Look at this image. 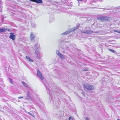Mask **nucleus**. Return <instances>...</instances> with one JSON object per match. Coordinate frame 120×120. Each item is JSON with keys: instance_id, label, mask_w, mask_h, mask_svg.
<instances>
[{"instance_id": "obj_1", "label": "nucleus", "mask_w": 120, "mask_h": 120, "mask_svg": "<svg viewBox=\"0 0 120 120\" xmlns=\"http://www.w3.org/2000/svg\"><path fill=\"white\" fill-rule=\"evenodd\" d=\"M97 19L102 22H109L110 20V18L106 16H103L97 17Z\"/></svg>"}, {"instance_id": "obj_2", "label": "nucleus", "mask_w": 120, "mask_h": 120, "mask_svg": "<svg viewBox=\"0 0 120 120\" xmlns=\"http://www.w3.org/2000/svg\"><path fill=\"white\" fill-rule=\"evenodd\" d=\"M39 46L38 44L37 43L34 45V47L35 48L34 49H36L35 51L36 56L38 58H40V52L39 49H38Z\"/></svg>"}, {"instance_id": "obj_3", "label": "nucleus", "mask_w": 120, "mask_h": 120, "mask_svg": "<svg viewBox=\"0 0 120 120\" xmlns=\"http://www.w3.org/2000/svg\"><path fill=\"white\" fill-rule=\"evenodd\" d=\"M83 88L85 90H91L94 89V87L92 85L87 84H84L83 85Z\"/></svg>"}, {"instance_id": "obj_4", "label": "nucleus", "mask_w": 120, "mask_h": 120, "mask_svg": "<svg viewBox=\"0 0 120 120\" xmlns=\"http://www.w3.org/2000/svg\"><path fill=\"white\" fill-rule=\"evenodd\" d=\"M75 29L76 28H75L72 29H69L67 31L62 34L61 35H65L67 34L70 33L73 31H74L75 30Z\"/></svg>"}, {"instance_id": "obj_5", "label": "nucleus", "mask_w": 120, "mask_h": 120, "mask_svg": "<svg viewBox=\"0 0 120 120\" xmlns=\"http://www.w3.org/2000/svg\"><path fill=\"white\" fill-rule=\"evenodd\" d=\"M30 90H28V91L27 93L26 94V97L25 98V99H27L28 100H30L31 99V97L30 96V90L31 91H32V90L30 89Z\"/></svg>"}, {"instance_id": "obj_6", "label": "nucleus", "mask_w": 120, "mask_h": 120, "mask_svg": "<svg viewBox=\"0 0 120 120\" xmlns=\"http://www.w3.org/2000/svg\"><path fill=\"white\" fill-rule=\"evenodd\" d=\"M37 74L38 75L39 77L42 80L44 79V77H43L41 73L39 70H37Z\"/></svg>"}, {"instance_id": "obj_7", "label": "nucleus", "mask_w": 120, "mask_h": 120, "mask_svg": "<svg viewBox=\"0 0 120 120\" xmlns=\"http://www.w3.org/2000/svg\"><path fill=\"white\" fill-rule=\"evenodd\" d=\"M10 34L9 36V38L13 40H14L15 39L16 36L14 35V34L12 33H10Z\"/></svg>"}, {"instance_id": "obj_8", "label": "nucleus", "mask_w": 120, "mask_h": 120, "mask_svg": "<svg viewBox=\"0 0 120 120\" xmlns=\"http://www.w3.org/2000/svg\"><path fill=\"white\" fill-rule=\"evenodd\" d=\"M35 38L34 34L32 32H31L30 34V39L31 41L33 40Z\"/></svg>"}, {"instance_id": "obj_9", "label": "nucleus", "mask_w": 120, "mask_h": 120, "mask_svg": "<svg viewBox=\"0 0 120 120\" xmlns=\"http://www.w3.org/2000/svg\"><path fill=\"white\" fill-rule=\"evenodd\" d=\"M94 31H92L90 30H86L84 31L83 33H84L87 34H90L92 33H93Z\"/></svg>"}, {"instance_id": "obj_10", "label": "nucleus", "mask_w": 120, "mask_h": 120, "mask_svg": "<svg viewBox=\"0 0 120 120\" xmlns=\"http://www.w3.org/2000/svg\"><path fill=\"white\" fill-rule=\"evenodd\" d=\"M1 61L2 63H3L4 62H6V60L5 58V57L4 56H2L1 58Z\"/></svg>"}, {"instance_id": "obj_11", "label": "nucleus", "mask_w": 120, "mask_h": 120, "mask_svg": "<svg viewBox=\"0 0 120 120\" xmlns=\"http://www.w3.org/2000/svg\"><path fill=\"white\" fill-rule=\"evenodd\" d=\"M44 83L45 86L46 87V89L47 90L49 91V90L48 88V87L49 86V85L46 82H44Z\"/></svg>"}, {"instance_id": "obj_12", "label": "nucleus", "mask_w": 120, "mask_h": 120, "mask_svg": "<svg viewBox=\"0 0 120 120\" xmlns=\"http://www.w3.org/2000/svg\"><path fill=\"white\" fill-rule=\"evenodd\" d=\"M55 107L56 106V108H58L60 106V104L59 102H56L55 103Z\"/></svg>"}, {"instance_id": "obj_13", "label": "nucleus", "mask_w": 120, "mask_h": 120, "mask_svg": "<svg viewBox=\"0 0 120 120\" xmlns=\"http://www.w3.org/2000/svg\"><path fill=\"white\" fill-rule=\"evenodd\" d=\"M26 58L27 60L29 61L32 62L33 60L31 59L29 56H26Z\"/></svg>"}, {"instance_id": "obj_14", "label": "nucleus", "mask_w": 120, "mask_h": 120, "mask_svg": "<svg viewBox=\"0 0 120 120\" xmlns=\"http://www.w3.org/2000/svg\"><path fill=\"white\" fill-rule=\"evenodd\" d=\"M35 2L37 4H42L43 1L42 0H36Z\"/></svg>"}, {"instance_id": "obj_15", "label": "nucleus", "mask_w": 120, "mask_h": 120, "mask_svg": "<svg viewBox=\"0 0 120 120\" xmlns=\"http://www.w3.org/2000/svg\"><path fill=\"white\" fill-rule=\"evenodd\" d=\"M7 30V29L0 28V33L4 32Z\"/></svg>"}, {"instance_id": "obj_16", "label": "nucleus", "mask_w": 120, "mask_h": 120, "mask_svg": "<svg viewBox=\"0 0 120 120\" xmlns=\"http://www.w3.org/2000/svg\"><path fill=\"white\" fill-rule=\"evenodd\" d=\"M22 83L23 85L25 87H26L27 88H28V86L27 84L24 82L22 81Z\"/></svg>"}, {"instance_id": "obj_17", "label": "nucleus", "mask_w": 120, "mask_h": 120, "mask_svg": "<svg viewBox=\"0 0 120 120\" xmlns=\"http://www.w3.org/2000/svg\"><path fill=\"white\" fill-rule=\"evenodd\" d=\"M2 64L3 65V67L4 68H6V67L7 64L6 62H4L3 63H2Z\"/></svg>"}, {"instance_id": "obj_18", "label": "nucleus", "mask_w": 120, "mask_h": 120, "mask_svg": "<svg viewBox=\"0 0 120 120\" xmlns=\"http://www.w3.org/2000/svg\"><path fill=\"white\" fill-rule=\"evenodd\" d=\"M64 42V41L63 40H59V44H60Z\"/></svg>"}, {"instance_id": "obj_19", "label": "nucleus", "mask_w": 120, "mask_h": 120, "mask_svg": "<svg viewBox=\"0 0 120 120\" xmlns=\"http://www.w3.org/2000/svg\"><path fill=\"white\" fill-rule=\"evenodd\" d=\"M108 49L111 52H113V53H114V52H115V51L114 50H113V49Z\"/></svg>"}, {"instance_id": "obj_20", "label": "nucleus", "mask_w": 120, "mask_h": 120, "mask_svg": "<svg viewBox=\"0 0 120 120\" xmlns=\"http://www.w3.org/2000/svg\"><path fill=\"white\" fill-rule=\"evenodd\" d=\"M28 113L29 115H31V116H33V117H35L33 113V114H32L29 112H28Z\"/></svg>"}, {"instance_id": "obj_21", "label": "nucleus", "mask_w": 120, "mask_h": 120, "mask_svg": "<svg viewBox=\"0 0 120 120\" xmlns=\"http://www.w3.org/2000/svg\"><path fill=\"white\" fill-rule=\"evenodd\" d=\"M54 20V18H49V21H50L49 22H52V21H53Z\"/></svg>"}, {"instance_id": "obj_22", "label": "nucleus", "mask_w": 120, "mask_h": 120, "mask_svg": "<svg viewBox=\"0 0 120 120\" xmlns=\"http://www.w3.org/2000/svg\"><path fill=\"white\" fill-rule=\"evenodd\" d=\"M31 25L33 27H35L36 25L33 22L31 23Z\"/></svg>"}, {"instance_id": "obj_23", "label": "nucleus", "mask_w": 120, "mask_h": 120, "mask_svg": "<svg viewBox=\"0 0 120 120\" xmlns=\"http://www.w3.org/2000/svg\"><path fill=\"white\" fill-rule=\"evenodd\" d=\"M80 25L79 24H77V27H74L75 28H76L75 30L76 29V28H79V27L80 26ZM74 28V27L73 28Z\"/></svg>"}, {"instance_id": "obj_24", "label": "nucleus", "mask_w": 120, "mask_h": 120, "mask_svg": "<svg viewBox=\"0 0 120 120\" xmlns=\"http://www.w3.org/2000/svg\"><path fill=\"white\" fill-rule=\"evenodd\" d=\"M60 57L62 59H64V57L62 54Z\"/></svg>"}, {"instance_id": "obj_25", "label": "nucleus", "mask_w": 120, "mask_h": 120, "mask_svg": "<svg viewBox=\"0 0 120 120\" xmlns=\"http://www.w3.org/2000/svg\"><path fill=\"white\" fill-rule=\"evenodd\" d=\"M114 31L116 32H117V33H120V30H115Z\"/></svg>"}, {"instance_id": "obj_26", "label": "nucleus", "mask_w": 120, "mask_h": 120, "mask_svg": "<svg viewBox=\"0 0 120 120\" xmlns=\"http://www.w3.org/2000/svg\"><path fill=\"white\" fill-rule=\"evenodd\" d=\"M69 119V120H73V118L72 117H70Z\"/></svg>"}, {"instance_id": "obj_27", "label": "nucleus", "mask_w": 120, "mask_h": 120, "mask_svg": "<svg viewBox=\"0 0 120 120\" xmlns=\"http://www.w3.org/2000/svg\"><path fill=\"white\" fill-rule=\"evenodd\" d=\"M9 81H10V82L11 83H13V81H12V80L11 79H10V78H9Z\"/></svg>"}, {"instance_id": "obj_28", "label": "nucleus", "mask_w": 120, "mask_h": 120, "mask_svg": "<svg viewBox=\"0 0 120 120\" xmlns=\"http://www.w3.org/2000/svg\"><path fill=\"white\" fill-rule=\"evenodd\" d=\"M56 54L58 55V54H59L60 52L56 50Z\"/></svg>"}, {"instance_id": "obj_29", "label": "nucleus", "mask_w": 120, "mask_h": 120, "mask_svg": "<svg viewBox=\"0 0 120 120\" xmlns=\"http://www.w3.org/2000/svg\"><path fill=\"white\" fill-rule=\"evenodd\" d=\"M62 55V54H61L60 53L58 54V55L60 57Z\"/></svg>"}, {"instance_id": "obj_30", "label": "nucleus", "mask_w": 120, "mask_h": 120, "mask_svg": "<svg viewBox=\"0 0 120 120\" xmlns=\"http://www.w3.org/2000/svg\"><path fill=\"white\" fill-rule=\"evenodd\" d=\"M36 0H30V1H32V2H35Z\"/></svg>"}, {"instance_id": "obj_31", "label": "nucleus", "mask_w": 120, "mask_h": 120, "mask_svg": "<svg viewBox=\"0 0 120 120\" xmlns=\"http://www.w3.org/2000/svg\"><path fill=\"white\" fill-rule=\"evenodd\" d=\"M99 33V32L98 31H97L96 32H94L93 33Z\"/></svg>"}, {"instance_id": "obj_32", "label": "nucleus", "mask_w": 120, "mask_h": 120, "mask_svg": "<svg viewBox=\"0 0 120 120\" xmlns=\"http://www.w3.org/2000/svg\"><path fill=\"white\" fill-rule=\"evenodd\" d=\"M23 98L22 97H18L20 99L21 98Z\"/></svg>"}, {"instance_id": "obj_33", "label": "nucleus", "mask_w": 120, "mask_h": 120, "mask_svg": "<svg viewBox=\"0 0 120 120\" xmlns=\"http://www.w3.org/2000/svg\"><path fill=\"white\" fill-rule=\"evenodd\" d=\"M114 53H115V54L116 55L118 54V53L116 51H115V52H114Z\"/></svg>"}, {"instance_id": "obj_34", "label": "nucleus", "mask_w": 120, "mask_h": 120, "mask_svg": "<svg viewBox=\"0 0 120 120\" xmlns=\"http://www.w3.org/2000/svg\"><path fill=\"white\" fill-rule=\"evenodd\" d=\"M86 120H89L88 118L87 117L86 118Z\"/></svg>"}, {"instance_id": "obj_35", "label": "nucleus", "mask_w": 120, "mask_h": 120, "mask_svg": "<svg viewBox=\"0 0 120 120\" xmlns=\"http://www.w3.org/2000/svg\"><path fill=\"white\" fill-rule=\"evenodd\" d=\"M83 71H87V70H85L84 69H83Z\"/></svg>"}, {"instance_id": "obj_36", "label": "nucleus", "mask_w": 120, "mask_h": 120, "mask_svg": "<svg viewBox=\"0 0 120 120\" xmlns=\"http://www.w3.org/2000/svg\"><path fill=\"white\" fill-rule=\"evenodd\" d=\"M84 94V93L83 92H82L81 93V94H82L83 95Z\"/></svg>"}, {"instance_id": "obj_37", "label": "nucleus", "mask_w": 120, "mask_h": 120, "mask_svg": "<svg viewBox=\"0 0 120 120\" xmlns=\"http://www.w3.org/2000/svg\"><path fill=\"white\" fill-rule=\"evenodd\" d=\"M79 2V1H82L83 0H77Z\"/></svg>"}, {"instance_id": "obj_38", "label": "nucleus", "mask_w": 120, "mask_h": 120, "mask_svg": "<svg viewBox=\"0 0 120 120\" xmlns=\"http://www.w3.org/2000/svg\"><path fill=\"white\" fill-rule=\"evenodd\" d=\"M1 49V50H3L4 49L3 48H2L1 49Z\"/></svg>"}, {"instance_id": "obj_39", "label": "nucleus", "mask_w": 120, "mask_h": 120, "mask_svg": "<svg viewBox=\"0 0 120 120\" xmlns=\"http://www.w3.org/2000/svg\"><path fill=\"white\" fill-rule=\"evenodd\" d=\"M83 95L84 97H85V93Z\"/></svg>"}, {"instance_id": "obj_40", "label": "nucleus", "mask_w": 120, "mask_h": 120, "mask_svg": "<svg viewBox=\"0 0 120 120\" xmlns=\"http://www.w3.org/2000/svg\"><path fill=\"white\" fill-rule=\"evenodd\" d=\"M49 94L50 95V92H49Z\"/></svg>"}, {"instance_id": "obj_41", "label": "nucleus", "mask_w": 120, "mask_h": 120, "mask_svg": "<svg viewBox=\"0 0 120 120\" xmlns=\"http://www.w3.org/2000/svg\"><path fill=\"white\" fill-rule=\"evenodd\" d=\"M117 120H120V119H118Z\"/></svg>"}, {"instance_id": "obj_42", "label": "nucleus", "mask_w": 120, "mask_h": 120, "mask_svg": "<svg viewBox=\"0 0 120 120\" xmlns=\"http://www.w3.org/2000/svg\"><path fill=\"white\" fill-rule=\"evenodd\" d=\"M1 51L2 52H3V51H2V50H1Z\"/></svg>"}, {"instance_id": "obj_43", "label": "nucleus", "mask_w": 120, "mask_h": 120, "mask_svg": "<svg viewBox=\"0 0 120 120\" xmlns=\"http://www.w3.org/2000/svg\"><path fill=\"white\" fill-rule=\"evenodd\" d=\"M105 9H104V11L105 10Z\"/></svg>"}]
</instances>
